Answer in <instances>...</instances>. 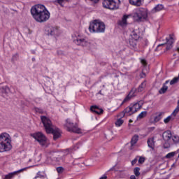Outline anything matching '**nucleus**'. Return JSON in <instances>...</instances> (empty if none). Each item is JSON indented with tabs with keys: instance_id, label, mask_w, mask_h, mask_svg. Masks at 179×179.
<instances>
[{
	"instance_id": "42",
	"label": "nucleus",
	"mask_w": 179,
	"mask_h": 179,
	"mask_svg": "<svg viewBox=\"0 0 179 179\" xmlns=\"http://www.w3.org/2000/svg\"><path fill=\"white\" fill-rule=\"evenodd\" d=\"M140 78H146V73H145V69H143L142 73L140 75Z\"/></svg>"
},
{
	"instance_id": "45",
	"label": "nucleus",
	"mask_w": 179,
	"mask_h": 179,
	"mask_svg": "<svg viewBox=\"0 0 179 179\" xmlns=\"http://www.w3.org/2000/svg\"><path fill=\"white\" fill-rule=\"evenodd\" d=\"M91 2H94V3H97L100 0H90Z\"/></svg>"
},
{
	"instance_id": "4",
	"label": "nucleus",
	"mask_w": 179,
	"mask_h": 179,
	"mask_svg": "<svg viewBox=\"0 0 179 179\" xmlns=\"http://www.w3.org/2000/svg\"><path fill=\"white\" fill-rule=\"evenodd\" d=\"M89 31L91 33H104L106 31V24L100 20H94L90 22Z\"/></svg>"
},
{
	"instance_id": "21",
	"label": "nucleus",
	"mask_w": 179,
	"mask_h": 179,
	"mask_svg": "<svg viewBox=\"0 0 179 179\" xmlns=\"http://www.w3.org/2000/svg\"><path fill=\"white\" fill-rule=\"evenodd\" d=\"M129 43L131 48H136V45L138 44V41H136V39H133L132 38H130L129 39Z\"/></svg>"
},
{
	"instance_id": "34",
	"label": "nucleus",
	"mask_w": 179,
	"mask_h": 179,
	"mask_svg": "<svg viewBox=\"0 0 179 179\" xmlns=\"http://www.w3.org/2000/svg\"><path fill=\"white\" fill-rule=\"evenodd\" d=\"M131 38L138 41V40H139V35L138 34H136V32L133 31Z\"/></svg>"
},
{
	"instance_id": "9",
	"label": "nucleus",
	"mask_w": 179,
	"mask_h": 179,
	"mask_svg": "<svg viewBox=\"0 0 179 179\" xmlns=\"http://www.w3.org/2000/svg\"><path fill=\"white\" fill-rule=\"evenodd\" d=\"M31 136L35 141H37L41 146H45L47 145V137L42 132L38 131L31 134Z\"/></svg>"
},
{
	"instance_id": "44",
	"label": "nucleus",
	"mask_w": 179,
	"mask_h": 179,
	"mask_svg": "<svg viewBox=\"0 0 179 179\" xmlns=\"http://www.w3.org/2000/svg\"><path fill=\"white\" fill-rule=\"evenodd\" d=\"M99 179H107V175H103Z\"/></svg>"
},
{
	"instance_id": "48",
	"label": "nucleus",
	"mask_w": 179,
	"mask_h": 179,
	"mask_svg": "<svg viewBox=\"0 0 179 179\" xmlns=\"http://www.w3.org/2000/svg\"><path fill=\"white\" fill-rule=\"evenodd\" d=\"M17 56V54L14 55L13 56V59H14L15 58H16Z\"/></svg>"
},
{
	"instance_id": "13",
	"label": "nucleus",
	"mask_w": 179,
	"mask_h": 179,
	"mask_svg": "<svg viewBox=\"0 0 179 179\" xmlns=\"http://www.w3.org/2000/svg\"><path fill=\"white\" fill-rule=\"evenodd\" d=\"M137 92H138V90L136 88H135V87L131 88V90L129 91V94L127 95V96L122 101L121 106H122V104H125V103H128V101H130L133 97H135L136 96Z\"/></svg>"
},
{
	"instance_id": "53",
	"label": "nucleus",
	"mask_w": 179,
	"mask_h": 179,
	"mask_svg": "<svg viewBox=\"0 0 179 179\" xmlns=\"http://www.w3.org/2000/svg\"><path fill=\"white\" fill-rule=\"evenodd\" d=\"M32 61H34V58H32Z\"/></svg>"
},
{
	"instance_id": "33",
	"label": "nucleus",
	"mask_w": 179,
	"mask_h": 179,
	"mask_svg": "<svg viewBox=\"0 0 179 179\" xmlns=\"http://www.w3.org/2000/svg\"><path fill=\"white\" fill-rule=\"evenodd\" d=\"M37 178H44V173L41 171H38L36 173V176L33 179H37Z\"/></svg>"
},
{
	"instance_id": "36",
	"label": "nucleus",
	"mask_w": 179,
	"mask_h": 179,
	"mask_svg": "<svg viewBox=\"0 0 179 179\" xmlns=\"http://www.w3.org/2000/svg\"><path fill=\"white\" fill-rule=\"evenodd\" d=\"M34 111L38 114H44V110L39 108H34Z\"/></svg>"
},
{
	"instance_id": "5",
	"label": "nucleus",
	"mask_w": 179,
	"mask_h": 179,
	"mask_svg": "<svg viewBox=\"0 0 179 179\" xmlns=\"http://www.w3.org/2000/svg\"><path fill=\"white\" fill-rule=\"evenodd\" d=\"M143 106V102L139 101L138 102L132 103L128 107L125 108V112L127 113L128 115H132L135 113H138Z\"/></svg>"
},
{
	"instance_id": "7",
	"label": "nucleus",
	"mask_w": 179,
	"mask_h": 179,
	"mask_svg": "<svg viewBox=\"0 0 179 179\" xmlns=\"http://www.w3.org/2000/svg\"><path fill=\"white\" fill-rule=\"evenodd\" d=\"M64 128H66L68 132H73L74 134H82V129L78 127V124H74L73 122H72L71 119L66 120Z\"/></svg>"
},
{
	"instance_id": "19",
	"label": "nucleus",
	"mask_w": 179,
	"mask_h": 179,
	"mask_svg": "<svg viewBox=\"0 0 179 179\" xmlns=\"http://www.w3.org/2000/svg\"><path fill=\"white\" fill-rule=\"evenodd\" d=\"M147 143H148V148L152 150L155 149V138L153 137L149 138L148 139Z\"/></svg>"
},
{
	"instance_id": "27",
	"label": "nucleus",
	"mask_w": 179,
	"mask_h": 179,
	"mask_svg": "<svg viewBox=\"0 0 179 179\" xmlns=\"http://www.w3.org/2000/svg\"><path fill=\"white\" fill-rule=\"evenodd\" d=\"M125 115L129 116V115H128V113H127V112L125 111V109H124L123 111L120 112V113L117 115V117H118L119 118H121V119L122 120V118H124V117H125Z\"/></svg>"
},
{
	"instance_id": "15",
	"label": "nucleus",
	"mask_w": 179,
	"mask_h": 179,
	"mask_svg": "<svg viewBox=\"0 0 179 179\" xmlns=\"http://www.w3.org/2000/svg\"><path fill=\"white\" fill-rule=\"evenodd\" d=\"M90 110L92 113H94L95 114H97L98 115H100V114H103V113H104V110H103V108H99V106L94 105V106H92L90 107Z\"/></svg>"
},
{
	"instance_id": "41",
	"label": "nucleus",
	"mask_w": 179,
	"mask_h": 179,
	"mask_svg": "<svg viewBox=\"0 0 179 179\" xmlns=\"http://www.w3.org/2000/svg\"><path fill=\"white\" fill-rule=\"evenodd\" d=\"M57 171L59 174L64 171V168L62 166H59L57 168Z\"/></svg>"
},
{
	"instance_id": "6",
	"label": "nucleus",
	"mask_w": 179,
	"mask_h": 179,
	"mask_svg": "<svg viewBox=\"0 0 179 179\" xmlns=\"http://www.w3.org/2000/svg\"><path fill=\"white\" fill-rule=\"evenodd\" d=\"M120 0H103L102 5L105 9H109L110 10H116L120 8Z\"/></svg>"
},
{
	"instance_id": "43",
	"label": "nucleus",
	"mask_w": 179,
	"mask_h": 179,
	"mask_svg": "<svg viewBox=\"0 0 179 179\" xmlns=\"http://www.w3.org/2000/svg\"><path fill=\"white\" fill-rule=\"evenodd\" d=\"M2 90L4 91V93H8V92H9V87L8 86L3 87Z\"/></svg>"
},
{
	"instance_id": "8",
	"label": "nucleus",
	"mask_w": 179,
	"mask_h": 179,
	"mask_svg": "<svg viewBox=\"0 0 179 179\" xmlns=\"http://www.w3.org/2000/svg\"><path fill=\"white\" fill-rule=\"evenodd\" d=\"M73 43L76 45H80V47H84L85 48H89L90 47V42L87 41V38L78 35L73 40Z\"/></svg>"
},
{
	"instance_id": "24",
	"label": "nucleus",
	"mask_w": 179,
	"mask_h": 179,
	"mask_svg": "<svg viewBox=\"0 0 179 179\" xmlns=\"http://www.w3.org/2000/svg\"><path fill=\"white\" fill-rule=\"evenodd\" d=\"M139 140V136L138 135H134L131 140V145L134 146V145H136V143H138V141Z\"/></svg>"
},
{
	"instance_id": "23",
	"label": "nucleus",
	"mask_w": 179,
	"mask_h": 179,
	"mask_svg": "<svg viewBox=\"0 0 179 179\" xmlns=\"http://www.w3.org/2000/svg\"><path fill=\"white\" fill-rule=\"evenodd\" d=\"M163 9H164V6H163V4H158L152 9V12H160V10H163Z\"/></svg>"
},
{
	"instance_id": "52",
	"label": "nucleus",
	"mask_w": 179,
	"mask_h": 179,
	"mask_svg": "<svg viewBox=\"0 0 179 179\" xmlns=\"http://www.w3.org/2000/svg\"><path fill=\"white\" fill-rule=\"evenodd\" d=\"M32 54H35V52H34V51H33V52H32Z\"/></svg>"
},
{
	"instance_id": "35",
	"label": "nucleus",
	"mask_w": 179,
	"mask_h": 179,
	"mask_svg": "<svg viewBox=\"0 0 179 179\" xmlns=\"http://www.w3.org/2000/svg\"><path fill=\"white\" fill-rule=\"evenodd\" d=\"M178 80H179V76L178 77L173 78V80L170 81V85H176V83H177Z\"/></svg>"
},
{
	"instance_id": "38",
	"label": "nucleus",
	"mask_w": 179,
	"mask_h": 179,
	"mask_svg": "<svg viewBox=\"0 0 179 179\" xmlns=\"http://www.w3.org/2000/svg\"><path fill=\"white\" fill-rule=\"evenodd\" d=\"M138 159H139V156H136V157L131 161V166H135L136 163H138Z\"/></svg>"
},
{
	"instance_id": "46",
	"label": "nucleus",
	"mask_w": 179,
	"mask_h": 179,
	"mask_svg": "<svg viewBox=\"0 0 179 179\" xmlns=\"http://www.w3.org/2000/svg\"><path fill=\"white\" fill-rule=\"evenodd\" d=\"M130 179H136V177L135 176V175H131L130 176Z\"/></svg>"
},
{
	"instance_id": "10",
	"label": "nucleus",
	"mask_w": 179,
	"mask_h": 179,
	"mask_svg": "<svg viewBox=\"0 0 179 179\" xmlns=\"http://www.w3.org/2000/svg\"><path fill=\"white\" fill-rule=\"evenodd\" d=\"M134 17L136 22H142V20L148 19V11L145 8H138L134 13Z\"/></svg>"
},
{
	"instance_id": "14",
	"label": "nucleus",
	"mask_w": 179,
	"mask_h": 179,
	"mask_svg": "<svg viewBox=\"0 0 179 179\" xmlns=\"http://www.w3.org/2000/svg\"><path fill=\"white\" fill-rule=\"evenodd\" d=\"M26 170H27V168H24V169H20L18 171L9 173L8 174H7V175H6L4 176L3 179H12V178H14L15 176H16L17 174H19V173H22V171H26Z\"/></svg>"
},
{
	"instance_id": "25",
	"label": "nucleus",
	"mask_w": 179,
	"mask_h": 179,
	"mask_svg": "<svg viewBox=\"0 0 179 179\" xmlns=\"http://www.w3.org/2000/svg\"><path fill=\"white\" fill-rule=\"evenodd\" d=\"M172 145H177L179 143V136H172L171 137Z\"/></svg>"
},
{
	"instance_id": "26",
	"label": "nucleus",
	"mask_w": 179,
	"mask_h": 179,
	"mask_svg": "<svg viewBox=\"0 0 179 179\" xmlns=\"http://www.w3.org/2000/svg\"><path fill=\"white\" fill-rule=\"evenodd\" d=\"M169 89V87L164 85L159 90V94H164L167 92V90Z\"/></svg>"
},
{
	"instance_id": "3",
	"label": "nucleus",
	"mask_w": 179,
	"mask_h": 179,
	"mask_svg": "<svg viewBox=\"0 0 179 179\" xmlns=\"http://www.w3.org/2000/svg\"><path fill=\"white\" fill-rule=\"evenodd\" d=\"M12 138L8 133L0 134V153L9 152L12 149Z\"/></svg>"
},
{
	"instance_id": "31",
	"label": "nucleus",
	"mask_w": 179,
	"mask_h": 179,
	"mask_svg": "<svg viewBox=\"0 0 179 179\" xmlns=\"http://www.w3.org/2000/svg\"><path fill=\"white\" fill-rule=\"evenodd\" d=\"M145 160H146V158H145V157L138 156V164H143Z\"/></svg>"
},
{
	"instance_id": "30",
	"label": "nucleus",
	"mask_w": 179,
	"mask_h": 179,
	"mask_svg": "<svg viewBox=\"0 0 179 179\" xmlns=\"http://www.w3.org/2000/svg\"><path fill=\"white\" fill-rule=\"evenodd\" d=\"M122 124H124V120H122V118L117 119L115 123V127H121Z\"/></svg>"
},
{
	"instance_id": "47",
	"label": "nucleus",
	"mask_w": 179,
	"mask_h": 179,
	"mask_svg": "<svg viewBox=\"0 0 179 179\" xmlns=\"http://www.w3.org/2000/svg\"><path fill=\"white\" fill-rule=\"evenodd\" d=\"M96 94H101V96H103V93L101 92V90H100Z\"/></svg>"
},
{
	"instance_id": "50",
	"label": "nucleus",
	"mask_w": 179,
	"mask_h": 179,
	"mask_svg": "<svg viewBox=\"0 0 179 179\" xmlns=\"http://www.w3.org/2000/svg\"><path fill=\"white\" fill-rule=\"evenodd\" d=\"M129 122H133L132 120H129Z\"/></svg>"
},
{
	"instance_id": "17",
	"label": "nucleus",
	"mask_w": 179,
	"mask_h": 179,
	"mask_svg": "<svg viewBox=\"0 0 179 179\" xmlns=\"http://www.w3.org/2000/svg\"><path fill=\"white\" fill-rule=\"evenodd\" d=\"M164 114V113L159 112L158 113V115L154 117L153 121H152V120H150L151 124H156V122H159V121H160V120H162V118L163 117Z\"/></svg>"
},
{
	"instance_id": "12",
	"label": "nucleus",
	"mask_w": 179,
	"mask_h": 179,
	"mask_svg": "<svg viewBox=\"0 0 179 179\" xmlns=\"http://www.w3.org/2000/svg\"><path fill=\"white\" fill-rule=\"evenodd\" d=\"M48 36L58 37L59 36V28L58 27L48 26L45 28Z\"/></svg>"
},
{
	"instance_id": "20",
	"label": "nucleus",
	"mask_w": 179,
	"mask_h": 179,
	"mask_svg": "<svg viewBox=\"0 0 179 179\" xmlns=\"http://www.w3.org/2000/svg\"><path fill=\"white\" fill-rule=\"evenodd\" d=\"M145 88H146V80H144L143 83H141V85L137 88L138 93H141L143 92V90H145Z\"/></svg>"
},
{
	"instance_id": "2",
	"label": "nucleus",
	"mask_w": 179,
	"mask_h": 179,
	"mask_svg": "<svg viewBox=\"0 0 179 179\" xmlns=\"http://www.w3.org/2000/svg\"><path fill=\"white\" fill-rule=\"evenodd\" d=\"M42 124L47 134H52L54 141H57L61 136L62 131L59 128L54 129L52 127V122L46 116H41Z\"/></svg>"
},
{
	"instance_id": "28",
	"label": "nucleus",
	"mask_w": 179,
	"mask_h": 179,
	"mask_svg": "<svg viewBox=\"0 0 179 179\" xmlns=\"http://www.w3.org/2000/svg\"><path fill=\"white\" fill-rule=\"evenodd\" d=\"M148 115V112L147 111H143L141 112L137 117L138 120H142V118H145Z\"/></svg>"
},
{
	"instance_id": "1",
	"label": "nucleus",
	"mask_w": 179,
	"mask_h": 179,
	"mask_svg": "<svg viewBox=\"0 0 179 179\" xmlns=\"http://www.w3.org/2000/svg\"><path fill=\"white\" fill-rule=\"evenodd\" d=\"M31 14L38 23H44L50 19V11L42 4L34 6L31 8Z\"/></svg>"
},
{
	"instance_id": "16",
	"label": "nucleus",
	"mask_w": 179,
	"mask_h": 179,
	"mask_svg": "<svg viewBox=\"0 0 179 179\" xmlns=\"http://www.w3.org/2000/svg\"><path fill=\"white\" fill-rule=\"evenodd\" d=\"M166 50H170L171 47H173V44H174V38L170 35L169 38H166Z\"/></svg>"
},
{
	"instance_id": "32",
	"label": "nucleus",
	"mask_w": 179,
	"mask_h": 179,
	"mask_svg": "<svg viewBox=\"0 0 179 179\" xmlns=\"http://www.w3.org/2000/svg\"><path fill=\"white\" fill-rule=\"evenodd\" d=\"M176 154H177V152H176V151L169 152L166 155V159H171V157H174V156H176Z\"/></svg>"
},
{
	"instance_id": "29",
	"label": "nucleus",
	"mask_w": 179,
	"mask_h": 179,
	"mask_svg": "<svg viewBox=\"0 0 179 179\" xmlns=\"http://www.w3.org/2000/svg\"><path fill=\"white\" fill-rule=\"evenodd\" d=\"M141 168L139 167H136L134 169V173L135 174L136 177H139L141 176Z\"/></svg>"
},
{
	"instance_id": "18",
	"label": "nucleus",
	"mask_w": 179,
	"mask_h": 179,
	"mask_svg": "<svg viewBox=\"0 0 179 179\" xmlns=\"http://www.w3.org/2000/svg\"><path fill=\"white\" fill-rule=\"evenodd\" d=\"M145 0H129L130 5H133V6H142V3H143Z\"/></svg>"
},
{
	"instance_id": "40",
	"label": "nucleus",
	"mask_w": 179,
	"mask_h": 179,
	"mask_svg": "<svg viewBox=\"0 0 179 179\" xmlns=\"http://www.w3.org/2000/svg\"><path fill=\"white\" fill-rule=\"evenodd\" d=\"M171 120V116H168L164 120V124H169L170 121Z\"/></svg>"
},
{
	"instance_id": "51",
	"label": "nucleus",
	"mask_w": 179,
	"mask_h": 179,
	"mask_svg": "<svg viewBox=\"0 0 179 179\" xmlns=\"http://www.w3.org/2000/svg\"><path fill=\"white\" fill-rule=\"evenodd\" d=\"M162 45H158V46H157V47H162Z\"/></svg>"
},
{
	"instance_id": "11",
	"label": "nucleus",
	"mask_w": 179,
	"mask_h": 179,
	"mask_svg": "<svg viewBox=\"0 0 179 179\" xmlns=\"http://www.w3.org/2000/svg\"><path fill=\"white\" fill-rule=\"evenodd\" d=\"M173 134H171V131L170 130H167L164 131L162 134V138L165 141L164 144V149H169L173 145V141H171V138Z\"/></svg>"
},
{
	"instance_id": "39",
	"label": "nucleus",
	"mask_w": 179,
	"mask_h": 179,
	"mask_svg": "<svg viewBox=\"0 0 179 179\" xmlns=\"http://www.w3.org/2000/svg\"><path fill=\"white\" fill-rule=\"evenodd\" d=\"M141 62L144 68H146L148 66V62L145 59H141Z\"/></svg>"
},
{
	"instance_id": "37",
	"label": "nucleus",
	"mask_w": 179,
	"mask_h": 179,
	"mask_svg": "<svg viewBox=\"0 0 179 179\" xmlns=\"http://www.w3.org/2000/svg\"><path fill=\"white\" fill-rule=\"evenodd\" d=\"M69 0H56L55 2L60 5V6H64V2H68Z\"/></svg>"
},
{
	"instance_id": "22",
	"label": "nucleus",
	"mask_w": 179,
	"mask_h": 179,
	"mask_svg": "<svg viewBox=\"0 0 179 179\" xmlns=\"http://www.w3.org/2000/svg\"><path fill=\"white\" fill-rule=\"evenodd\" d=\"M129 16H131L130 15H123V17L122 19V20L119 22V24L120 26H125L127 25V20L128 19V17H129Z\"/></svg>"
},
{
	"instance_id": "49",
	"label": "nucleus",
	"mask_w": 179,
	"mask_h": 179,
	"mask_svg": "<svg viewBox=\"0 0 179 179\" xmlns=\"http://www.w3.org/2000/svg\"><path fill=\"white\" fill-rule=\"evenodd\" d=\"M165 83H166V85H167V83H169V80H166V81L165 82Z\"/></svg>"
}]
</instances>
